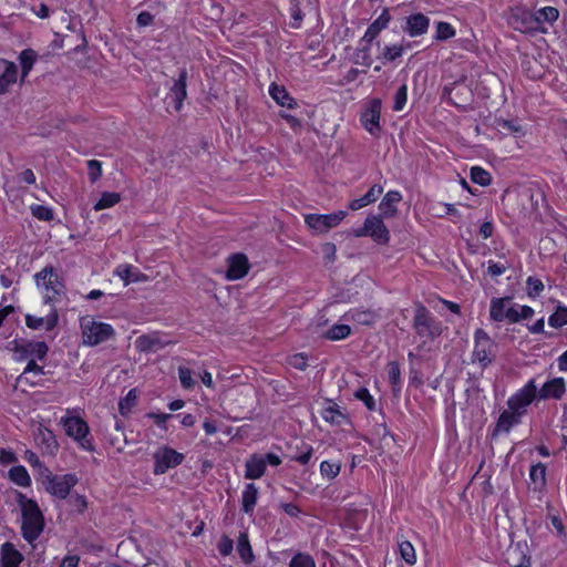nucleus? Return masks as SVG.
Listing matches in <instances>:
<instances>
[{"instance_id":"obj_1","label":"nucleus","mask_w":567,"mask_h":567,"mask_svg":"<svg viewBox=\"0 0 567 567\" xmlns=\"http://www.w3.org/2000/svg\"><path fill=\"white\" fill-rule=\"evenodd\" d=\"M23 502L22 506V536L28 543L34 542L43 530L44 518L43 515L33 499H25L21 495Z\"/></svg>"},{"instance_id":"obj_2","label":"nucleus","mask_w":567,"mask_h":567,"mask_svg":"<svg viewBox=\"0 0 567 567\" xmlns=\"http://www.w3.org/2000/svg\"><path fill=\"white\" fill-rule=\"evenodd\" d=\"M498 346L483 329L474 332V347L471 355L472 363L482 370L488 368L496 359Z\"/></svg>"},{"instance_id":"obj_3","label":"nucleus","mask_w":567,"mask_h":567,"mask_svg":"<svg viewBox=\"0 0 567 567\" xmlns=\"http://www.w3.org/2000/svg\"><path fill=\"white\" fill-rule=\"evenodd\" d=\"M83 343L90 347L97 346L112 339L115 334L113 327L109 323L95 321L86 316L80 321Z\"/></svg>"},{"instance_id":"obj_4","label":"nucleus","mask_w":567,"mask_h":567,"mask_svg":"<svg viewBox=\"0 0 567 567\" xmlns=\"http://www.w3.org/2000/svg\"><path fill=\"white\" fill-rule=\"evenodd\" d=\"M37 285L43 289L45 303H52L64 293V285L52 267H45L34 276Z\"/></svg>"},{"instance_id":"obj_5","label":"nucleus","mask_w":567,"mask_h":567,"mask_svg":"<svg viewBox=\"0 0 567 567\" xmlns=\"http://www.w3.org/2000/svg\"><path fill=\"white\" fill-rule=\"evenodd\" d=\"M413 329L419 337L431 340H434L442 333L441 323L431 316L430 311L421 302L415 303Z\"/></svg>"},{"instance_id":"obj_6","label":"nucleus","mask_w":567,"mask_h":567,"mask_svg":"<svg viewBox=\"0 0 567 567\" xmlns=\"http://www.w3.org/2000/svg\"><path fill=\"white\" fill-rule=\"evenodd\" d=\"M68 436L72 437L84 451H93L87 423L80 416H63L60 420Z\"/></svg>"},{"instance_id":"obj_7","label":"nucleus","mask_w":567,"mask_h":567,"mask_svg":"<svg viewBox=\"0 0 567 567\" xmlns=\"http://www.w3.org/2000/svg\"><path fill=\"white\" fill-rule=\"evenodd\" d=\"M507 24L522 33H536L538 20L534 12L526 8H511L506 17Z\"/></svg>"},{"instance_id":"obj_8","label":"nucleus","mask_w":567,"mask_h":567,"mask_svg":"<svg viewBox=\"0 0 567 567\" xmlns=\"http://www.w3.org/2000/svg\"><path fill=\"white\" fill-rule=\"evenodd\" d=\"M43 483L48 493L64 499L70 494L71 488L76 485L78 477L74 474L53 475L50 473Z\"/></svg>"},{"instance_id":"obj_9","label":"nucleus","mask_w":567,"mask_h":567,"mask_svg":"<svg viewBox=\"0 0 567 567\" xmlns=\"http://www.w3.org/2000/svg\"><path fill=\"white\" fill-rule=\"evenodd\" d=\"M154 474L161 475L169 468L176 467L184 461V455L172 447L161 446L154 454Z\"/></svg>"},{"instance_id":"obj_10","label":"nucleus","mask_w":567,"mask_h":567,"mask_svg":"<svg viewBox=\"0 0 567 567\" xmlns=\"http://www.w3.org/2000/svg\"><path fill=\"white\" fill-rule=\"evenodd\" d=\"M536 395L537 386L535 381L529 380L524 388L508 399L507 405L511 410L517 411L524 415L527 411V406L536 399Z\"/></svg>"},{"instance_id":"obj_11","label":"nucleus","mask_w":567,"mask_h":567,"mask_svg":"<svg viewBox=\"0 0 567 567\" xmlns=\"http://www.w3.org/2000/svg\"><path fill=\"white\" fill-rule=\"evenodd\" d=\"M49 348L43 341L16 343L13 348L17 361L43 360Z\"/></svg>"},{"instance_id":"obj_12","label":"nucleus","mask_w":567,"mask_h":567,"mask_svg":"<svg viewBox=\"0 0 567 567\" xmlns=\"http://www.w3.org/2000/svg\"><path fill=\"white\" fill-rule=\"evenodd\" d=\"M347 216L344 210H339L328 215L310 214L306 216L307 225L320 233L328 231L340 224L341 220Z\"/></svg>"},{"instance_id":"obj_13","label":"nucleus","mask_w":567,"mask_h":567,"mask_svg":"<svg viewBox=\"0 0 567 567\" xmlns=\"http://www.w3.org/2000/svg\"><path fill=\"white\" fill-rule=\"evenodd\" d=\"M511 298H492L489 308V318L493 321L502 322L507 320L509 323H516L517 317L514 313V307L509 306Z\"/></svg>"},{"instance_id":"obj_14","label":"nucleus","mask_w":567,"mask_h":567,"mask_svg":"<svg viewBox=\"0 0 567 567\" xmlns=\"http://www.w3.org/2000/svg\"><path fill=\"white\" fill-rule=\"evenodd\" d=\"M380 115L381 101L379 99L372 100L365 111L361 114V124L372 135H378L381 131Z\"/></svg>"},{"instance_id":"obj_15","label":"nucleus","mask_w":567,"mask_h":567,"mask_svg":"<svg viewBox=\"0 0 567 567\" xmlns=\"http://www.w3.org/2000/svg\"><path fill=\"white\" fill-rule=\"evenodd\" d=\"M33 437L38 446L50 455L55 454L59 449L55 435L51 430L39 423L33 429Z\"/></svg>"},{"instance_id":"obj_16","label":"nucleus","mask_w":567,"mask_h":567,"mask_svg":"<svg viewBox=\"0 0 567 567\" xmlns=\"http://www.w3.org/2000/svg\"><path fill=\"white\" fill-rule=\"evenodd\" d=\"M168 341L161 338L158 332L142 334L135 340V348L140 352L154 353L162 350Z\"/></svg>"},{"instance_id":"obj_17","label":"nucleus","mask_w":567,"mask_h":567,"mask_svg":"<svg viewBox=\"0 0 567 567\" xmlns=\"http://www.w3.org/2000/svg\"><path fill=\"white\" fill-rule=\"evenodd\" d=\"M430 19L423 13H413L405 18V24L402 30L410 37H420L427 32Z\"/></svg>"},{"instance_id":"obj_18","label":"nucleus","mask_w":567,"mask_h":567,"mask_svg":"<svg viewBox=\"0 0 567 567\" xmlns=\"http://www.w3.org/2000/svg\"><path fill=\"white\" fill-rule=\"evenodd\" d=\"M249 270L248 258L244 254H235L228 258L226 277L229 280H238L247 275Z\"/></svg>"},{"instance_id":"obj_19","label":"nucleus","mask_w":567,"mask_h":567,"mask_svg":"<svg viewBox=\"0 0 567 567\" xmlns=\"http://www.w3.org/2000/svg\"><path fill=\"white\" fill-rule=\"evenodd\" d=\"M18 80V68L14 62L0 59V94L9 92Z\"/></svg>"},{"instance_id":"obj_20","label":"nucleus","mask_w":567,"mask_h":567,"mask_svg":"<svg viewBox=\"0 0 567 567\" xmlns=\"http://www.w3.org/2000/svg\"><path fill=\"white\" fill-rule=\"evenodd\" d=\"M383 218L381 215L367 217L369 236L380 245H386L390 240V231L385 227Z\"/></svg>"},{"instance_id":"obj_21","label":"nucleus","mask_w":567,"mask_h":567,"mask_svg":"<svg viewBox=\"0 0 567 567\" xmlns=\"http://www.w3.org/2000/svg\"><path fill=\"white\" fill-rule=\"evenodd\" d=\"M186 81H187V71L183 69L179 72L178 79L175 80L173 86L169 90L168 99H171L174 103V109L176 112L181 111L183 101L187 96L186 91Z\"/></svg>"},{"instance_id":"obj_22","label":"nucleus","mask_w":567,"mask_h":567,"mask_svg":"<svg viewBox=\"0 0 567 567\" xmlns=\"http://www.w3.org/2000/svg\"><path fill=\"white\" fill-rule=\"evenodd\" d=\"M58 319V312L54 308H52L45 317H35L32 315H27L25 324L30 329L39 330L43 328L47 331H50L56 326Z\"/></svg>"},{"instance_id":"obj_23","label":"nucleus","mask_w":567,"mask_h":567,"mask_svg":"<svg viewBox=\"0 0 567 567\" xmlns=\"http://www.w3.org/2000/svg\"><path fill=\"white\" fill-rule=\"evenodd\" d=\"M566 391V383L563 378H555L546 382L538 392V398L543 400H559Z\"/></svg>"},{"instance_id":"obj_24","label":"nucleus","mask_w":567,"mask_h":567,"mask_svg":"<svg viewBox=\"0 0 567 567\" xmlns=\"http://www.w3.org/2000/svg\"><path fill=\"white\" fill-rule=\"evenodd\" d=\"M402 200L398 190H389L379 204L380 215L384 218H392L398 214L396 204Z\"/></svg>"},{"instance_id":"obj_25","label":"nucleus","mask_w":567,"mask_h":567,"mask_svg":"<svg viewBox=\"0 0 567 567\" xmlns=\"http://www.w3.org/2000/svg\"><path fill=\"white\" fill-rule=\"evenodd\" d=\"M245 478H260L266 471V460L262 455L254 454L246 461Z\"/></svg>"},{"instance_id":"obj_26","label":"nucleus","mask_w":567,"mask_h":567,"mask_svg":"<svg viewBox=\"0 0 567 567\" xmlns=\"http://www.w3.org/2000/svg\"><path fill=\"white\" fill-rule=\"evenodd\" d=\"M391 16L388 8H384L382 13L369 25L363 35V41L372 42L378 34L388 27Z\"/></svg>"},{"instance_id":"obj_27","label":"nucleus","mask_w":567,"mask_h":567,"mask_svg":"<svg viewBox=\"0 0 567 567\" xmlns=\"http://www.w3.org/2000/svg\"><path fill=\"white\" fill-rule=\"evenodd\" d=\"M1 560L3 567H19L23 560V555L12 543L6 542L1 545Z\"/></svg>"},{"instance_id":"obj_28","label":"nucleus","mask_w":567,"mask_h":567,"mask_svg":"<svg viewBox=\"0 0 567 567\" xmlns=\"http://www.w3.org/2000/svg\"><path fill=\"white\" fill-rule=\"evenodd\" d=\"M114 274L123 280L125 286L130 285L131 282H138L146 279L145 275L128 264L118 265L115 268Z\"/></svg>"},{"instance_id":"obj_29","label":"nucleus","mask_w":567,"mask_h":567,"mask_svg":"<svg viewBox=\"0 0 567 567\" xmlns=\"http://www.w3.org/2000/svg\"><path fill=\"white\" fill-rule=\"evenodd\" d=\"M383 188L380 185H373L365 195L360 198L353 199L349 204V208L352 210L361 209L371 203H374L378 197L382 194Z\"/></svg>"},{"instance_id":"obj_30","label":"nucleus","mask_w":567,"mask_h":567,"mask_svg":"<svg viewBox=\"0 0 567 567\" xmlns=\"http://www.w3.org/2000/svg\"><path fill=\"white\" fill-rule=\"evenodd\" d=\"M520 413L508 408V410L501 413L496 424V431L509 432L514 425L520 422Z\"/></svg>"},{"instance_id":"obj_31","label":"nucleus","mask_w":567,"mask_h":567,"mask_svg":"<svg viewBox=\"0 0 567 567\" xmlns=\"http://www.w3.org/2000/svg\"><path fill=\"white\" fill-rule=\"evenodd\" d=\"M269 94L281 106L293 109L297 105L295 99L289 95L284 86L272 83L269 87Z\"/></svg>"},{"instance_id":"obj_32","label":"nucleus","mask_w":567,"mask_h":567,"mask_svg":"<svg viewBox=\"0 0 567 567\" xmlns=\"http://www.w3.org/2000/svg\"><path fill=\"white\" fill-rule=\"evenodd\" d=\"M37 58L38 54L32 49H25L20 52L18 59L21 65V82H23L24 79L29 75L30 71L32 70L37 61Z\"/></svg>"},{"instance_id":"obj_33","label":"nucleus","mask_w":567,"mask_h":567,"mask_svg":"<svg viewBox=\"0 0 567 567\" xmlns=\"http://www.w3.org/2000/svg\"><path fill=\"white\" fill-rule=\"evenodd\" d=\"M258 498V488L255 484L249 483L243 492V511L246 514L254 512Z\"/></svg>"},{"instance_id":"obj_34","label":"nucleus","mask_w":567,"mask_h":567,"mask_svg":"<svg viewBox=\"0 0 567 567\" xmlns=\"http://www.w3.org/2000/svg\"><path fill=\"white\" fill-rule=\"evenodd\" d=\"M507 561L513 567H530V557L524 553L519 545L508 550Z\"/></svg>"},{"instance_id":"obj_35","label":"nucleus","mask_w":567,"mask_h":567,"mask_svg":"<svg viewBox=\"0 0 567 567\" xmlns=\"http://www.w3.org/2000/svg\"><path fill=\"white\" fill-rule=\"evenodd\" d=\"M538 20V28L537 32H546V30L543 28V22L554 23L558 17L559 11L554 7H544L539 9L537 12H534Z\"/></svg>"},{"instance_id":"obj_36","label":"nucleus","mask_w":567,"mask_h":567,"mask_svg":"<svg viewBox=\"0 0 567 567\" xmlns=\"http://www.w3.org/2000/svg\"><path fill=\"white\" fill-rule=\"evenodd\" d=\"M9 478L18 486L29 487L31 485V478L22 465L13 466L9 470Z\"/></svg>"},{"instance_id":"obj_37","label":"nucleus","mask_w":567,"mask_h":567,"mask_svg":"<svg viewBox=\"0 0 567 567\" xmlns=\"http://www.w3.org/2000/svg\"><path fill=\"white\" fill-rule=\"evenodd\" d=\"M347 320H353L359 324L370 326L375 321V313L369 310H350L344 315Z\"/></svg>"},{"instance_id":"obj_38","label":"nucleus","mask_w":567,"mask_h":567,"mask_svg":"<svg viewBox=\"0 0 567 567\" xmlns=\"http://www.w3.org/2000/svg\"><path fill=\"white\" fill-rule=\"evenodd\" d=\"M237 551L245 564H250L254 560L255 556L247 533L239 534Z\"/></svg>"},{"instance_id":"obj_39","label":"nucleus","mask_w":567,"mask_h":567,"mask_svg":"<svg viewBox=\"0 0 567 567\" xmlns=\"http://www.w3.org/2000/svg\"><path fill=\"white\" fill-rule=\"evenodd\" d=\"M29 373H33L35 375H42L44 373L43 367L37 364L35 360L31 359L30 361H28V364L24 368L23 372L18 377L17 383L18 384H22V383L34 384L33 381L29 380V378H28Z\"/></svg>"},{"instance_id":"obj_40","label":"nucleus","mask_w":567,"mask_h":567,"mask_svg":"<svg viewBox=\"0 0 567 567\" xmlns=\"http://www.w3.org/2000/svg\"><path fill=\"white\" fill-rule=\"evenodd\" d=\"M351 333V328L348 324H334L324 332V338L337 341L346 339Z\"/></svg>"},{"instance_id":"obj_41","label":"nucleus","mask_w":567,"mask_h":567,"mask_svg":"<svg viewBox=\"0 0 567 567\" xmlns=\"http://www.w3.org/2000/svg\"><path fill=\"white\" fill-rule=\"evenodd\" d=\"M121 199V195L118 193L104 192L99 199V202L94 205V210H102L105 208L113 207Z\"/></svg>"},{"instance_id":"obj_42","label":"nucleus","mask_w":567,"mask_h":567,"mask_svg":"<svg viewBox=\"0 0 567 567\" xmlns=\"http://www.w3.org/2000/svg\"><path fill=\"white\" fill-rule=\"evenodd\" d=\"M137 401V392L135 389L128 391L125 398L118 402V410L122 415H126L131 412L132 408L135 406Z\"/></svg>"},{"instance_id":"obj_43","label":"nucleus","mask_w":567,"mask_h":567,"mask_svg":"<svg viewBox=\"0 0 567 567\" xmlns=\"http://www.w3.org/2000/svg\"><path fill=\"white\" fill-rule=\"evenodd\" d=\"M388 378L389 382L393 386V391H400L401 390V371L399 363L395 361H392L388 364Z\"/></svg>"},{"instance_id":"obj_44","label":"nucleus","mask_w":567,"mask_h":567,"mask_svg":"<svg viewBox=\"0 0 567 567\" xmlns=\"http://www.w3.org/2000/svg\"><path fill=\"white\" fill-rule=\"evenodd\" d=\"M471 179L481 186H487L492 181L489 173L480 166L472 167Z\"/></svg>"},{"instance_id":"obj_45","label":"nucleus","mask_w":567,"mask_h":567,"mask_svg":"<svg viewBox=\"0 0 567 567\" xmlns=\"http://www.w3.org/2000/svg\"><path fill=\"white\" fill-rule=\"evenodd\" d=\"M399 550H400L401 557L403 558V560L406 564H409L410 566L415 564V561H416L415 549L410 542H408V540L401 542L399 544Z\"/></svg>"},{"instance_id":"obj_46","label":"nucleus","mask_w":567,"mask_h":567,"mask_svg":"<svg viewBox=\"0 0 567 567\" xmlns=\"http://www.w3.org/2000/svg\"><path fill=\"white\" fill-rule=\"evenodd\" d=\"M548 323L553 328H560L567 324V307H558L557 310L549 317Z\"/></svg>"},{"instance_id":"obj_47","label":"nucleus","mask_w":567,"mask_h":567,"mask_svg":"<svg viewBox=\"0 0 567 567\" xmlns=\"http://www.w3.org/2000/svg\"><path fill=\"white\" fill-rule=\"evenodd\" d=\"M454 35L455 30L450 23L443 21L436 23L435 39L437 41H445L453 38Z\"/></svg>"},{"instance_id":"obj_48","label":"nucleus","mask_w":567,"mask_h":567,"mask_svg":"<svg viewBox=\"0 0 567 567\" xmlns=\"http://www.w3.org/2000/svg\"><path fill=\"white\" fill-rule=\"evenodd\" d=\"M289 567H317V566H316L313 558L310 555L303 554V553H298L291 558V560L289 563Z\"/></svg>"},{"instance_id":"obj_49","label":"nucleus","mask_w":567,"mask_h":567,"mask_svg":"<svg viewBox=\"0 0 567 567\" xmlns=\"http://www.w3.org/2000/svg\"><path fill=\"white\" fill-rule=\"evenodd\" d=\"M340 463H331L329 461H323L320 464V473L323 477H327L328 480L334 478L340 473Z\"/></svg>"},{"instance_id":"obj_50","label":"nucleus","mask_w":567,"mask_h":567,"mask_svg":"<svg viewBox=\"0 0 567 567\" xmlns=\"http://www.w3.org/2000/svg\"><path fill=\"white\" fill-rule=\"evenodd\" d=\"M32 215L44 221H50L53 219V212L51 208L43 205H34L31 207Z\"/></svg>"},{"instance_id":"obj_51","label":"nucleus","mask_w":567,"mask_h":567,"mask_svg":"<svg viewBox=\"0 0 567 567\" xmlns=\"http://www.w3.org/2000/svg\"><path fill=\"white\" fill-rule=\"evenodd\" d=\"M408 100V87L405 84L401 85L394 95V111H402Z\"/></svg>"},{"instance_id":"obj_52","label":"nucleus","mask_w":567,"mask_h":567,"mask_svg":"<svg viewBox=\"0 0 567 567\" xmlns=\"http://www.w3.org/2000/svg\"><path fill=\"white\" fill-rule=\"evenodd\" d=\"M354 396L362 401L368 410L373 411L375 409V402L373 396L370 394L369 390L365 388H360L355 391Z\"/></svg>"},{"instance_id":"obj_53","label":"nucleus","mask_w":567,"mask_h":567,"mask_svg":"<svg viewBox=\"0 0 567 567\" xmlns=\"http://www.w3.org/2000/svg\"><path fill=\"white\" fill-rule=\"evenodd\" d=\"M526 285L529 297H537L544 290V284L536 277H528Z\"/></svg>"},{"instance_id":"obj_54","label":"nucleus","mask_w":567,"mask_h":567,"mask_svg":"<svg viewBox=\"0 0 567 567\" xmlns=\"http://www.w3.org/2000/svg\"><path fill=\"white\" fill-rule=\"evenodd\" d=\"M178 377H179L181 384L184 389H192L194 386L195 381L193 380L190 369H188L186 367H179L178 368Z\"/></svg>"},{"instance_id":"obj_55","label":"nucleus","mask_w":567,"mask_h":567,"mask_svg":"<svg viewBox=\"0 0 567 567\" xmlns=\"http://www.w3.org/2000/svg\"><path fill=\"white\" fill-rule=\"evenodd\" d=\"M530 480L534 483L544 484L545 483V476H546V468L543 464H536L530 467L529 471Z\"/></svg>"},{"instance_id":"obj_56","label":"nucleus","mask_w":567,"mask_h":567,"mask_svg":"<svg viewBox=\"0 0 567 567\" xmlns=\"http://www.w3.org/2000/svg\"><path fill=\"white\" fill-rule=\"evenodd\" d=\"M89 178L92 183H95L102 175V163L96 159H90L87 162Z\"/></svg>"},{"instance_id":"obj_57","label":"nucleus","mask_w":567,"mask_h":567,"mask_svg":"<svg viewBox=\"0 0 567 567\" xmlns=\"http://www.w3.org/2000/svg\"><path fill=\"white\" fill-rule=\"evenodd\" d=\"M403 53V47L401 45H386L383 49V58L388 61H394L400 58Z\"/></svg>"},{"instance_id":"obj_58","label":"nucleus","mask_w":567,"mask_h":567,"mask_svg":"<svg viewBox=\"0 0 567 567\" xmlns=\"http://www.w3.org/2000/svg\"><path fill=\"white\" fill-rule=\"evenodd\" d=\"M217 548H218V551L220 555L228 556L233 551L234 542L228 536L224 535L219 539V542L217 544Z\"/></svg>"},{"instance_id":"obj_59","label":"nucleus","mask_w":567,"mask_h":567,"mask_svg":"<svg viewBox=\"0 0 567 567\" xmlns=\"http://www.w3.org/2000/svg\"><path fill=\"white\" fill-rule=\"evenodd\" d=\"M322 416L327 422L339 424L340 419L343 417V414L340 411H338L336 408L329 406V408L324 409Z\"/></svg>"},{"instance_id":"obj_60","label":"nucleus","mask_w":567,"mask_h":567,"mask_svg":"<svg viewBox=\"0 0 567 567\" xmlns=\"http://www.w3.org/2000/svg\"><path fill=\"white\" fill-rule=\"evenodd\" d=\"M291 367L298 370H305L307 368V357L303 353H297L289 358Z\"/></svg>"},{"instance_id":"obj_61","label":"nucleus","mask_w":567,"mask_h":567,"mask_svg":"<svg viewBox=\"0 0 567 567\" xmlns=\"http://www.w3.org/2000/svg\"><path fill=\"white\" fill-rule=\"evenodd\" d=\"M507 267L499 262H494L492 260L488 261L487 272L492 277H498L506 271Z\"/></svg>"},{"instance_id":"obj_62","label":"nucleus","mask_w":567,"mask_h":567,"mask_svg":"<svg viewBox=\"0 0 567 567\" xmlns=\"http://www.w3.org/2000/svg\"><path fill=\"white\" fill-rule=\"evenodd\" d=\"M514 313L516 315L518 322L520 320L532 318L534 315V310L529 306H520L518 307V309L514 307Z\"/></svg>"},{"instance_id":"obj_63","label":"nucleus","mask_w":567,"mask_h":567,"mask_svg":"<svg viewBox=\"0 0 567 567\" xmlns=\"http://www.w3.org/2000/svg\"><path fill=\"white\" fill-rule=\"evenodd\" d=\"M498 126L503 130H506L508 132H512L514 134H520L522 133V127L520 125L512 122V121H502L498 123Z\"/></svg>"},{"instance_id":"obj_64","label":"nucleus","mask_w":567,"mask_h":567,"mask_svg":"<svg viewBox=\"0 0 567 567\" xmlns=\"http://www.w3.org/2000/svg\"><path fill=\"white\" fill-rule=\"evenodd\" d=\"M153 20H154V17L150 12L142 11L137 16L136 23L138 27H147V25L152 24Z\"/></svg>"}]
</instances>
